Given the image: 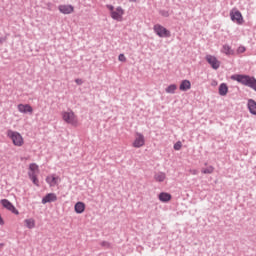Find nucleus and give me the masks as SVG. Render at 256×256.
Segmentation results:
<instances>
[{"mask_svg":"<svg viewBox=\"0 0 256 256\" xmlns=\"http://www.w3.org/2000/svg\"><path fill=\"white\" fill-rule=\"evenodd\" d=\"M181 147H183V144H181L180 141H178V142H176V143L174 144V149H175V151H180Z\"/></svg>","mask_w":256,"mask_h":256,"instance_id":"nucleus-28","label":"nucleus"},{"mask_svg":"<svg viewBox=\"0 0 256 256\" xmlns=\"http://www.w3.org/2000/svg\"><path fill=\"white\" fill-rule=\"evenodd\" d=\"M213 171H215V168L213 166H208L206 168H202L201 172L204 175H211V173H213Z\"/></svg>","mask_w":256,"mask_h":256,"instance_id":"nucleus-23","label":"nucleus"},{"mask_svg":"<svg viewBox=\"0 0 256 256\" xmlns=\"http://www.w3.org/2000/svg\"><path fill=\"white\" fill-rule=\"evenodd\" d=\"M24 223L28 229H34V227H35V219H33V218L24 220Z\"/></svg>","mask_w":256,"mask_h":256,"instance_id":"nucleus-22","label":"nucleus"},{"mask_svg":"<svg viewBox=\"0 0 256 256\" xmlns=\"http://www.w3.org/2000/svg\"><path fill=\"white\" fill-rule=\"evenodd\" d=\"M222 53H225V55H233V50L231 49V46L224 45L222 49Z\"/></svg>","mask_w":256,"mask_h":256,"instance_id":"nucleus-24","label":"nucleus"},{"mask_svg":"<svg viewBox=\"0 0 256 256\" xmlns=\"http://www.w3.org/2000/svg\"><path fill=\"white\" fill-rule=\"evenodd\" d=\"M230 19L233 21V23H236V25H243L245 23L243 14H241V11H239L237 8H233L230 11Z\"/></svg>","mask_w":256,"mask_h":256,"instance_id":"nucleus-6","label":"nucleus"},{"mask_svg":"<svg viewBox=\"0 0 256 256\" xmlns=\"http://www.w3.org/2000/svg\"><path fill=\"white\" fill-rule=\"evenodd\" d=\"M33 175H39V165H37L36 163H31L29 165L28 177H31Z\"/></svg>","mask_w":256,"mask_h":256,"instance_id":"nucleus-14","label":"nucleus"},{"mask_svg":"<svg viewBox=\"0 0 256 256\" xmlns=\"http://www.w3.org/2000/svg\"><path fill=\"white\" fill-rule=\"evenodd\" d=\"M17 109L19 113H30V115L33 113V107L29 104H18Z\"/></svg>","mask_w":256,"mask_h":256,"instance_id":"nucleus-13","label":"nucleus"},{"mask_svg":"<svg viewBox=\"0 0 256 256\" xmlns=\"http://www.w3.org/2000/svg\"><path fill=\"white\" fill-rule=\"evenodd\" d=\"M75 82L77 83V85H82L83 84V80H81V79H76Z\"/></svg>","mask_w":256,"mask_h":256,"instance_id":"nucleus-30","label":"nucleus"},{"mask_svg":"<svg viewBox=\"0 0 256 256\" xmlns=\"http://www.w3.org/2000/svg\"><path fill=\"white\" fill-rule=\"evenodd\" d=\"M6 135L11 140L14 147H23L25 145V139L23 135L17 131L7 130Z\"/></svg>","mask_w":256,"mask_h":256,"instance_id":"nucleus-2","label":"nucleus"},{"mask_svg":"<svg viewBox=\"0 0 256 256\" xmlns=\"http://www.w3.org/2000/svg\"><path fill=\"white\" fill-rule=\"evenodd\" d=\"M154 179L157 181V183H163V181L167 179V175L165 172H158L154 175Z\"/></svg>","mask_w":256,"mask_h":256,"instance_id":"nucleus-18","label":"nucleus"},{"mask_svg":"<svg viewBox=\"0 0 256 256\" xmlns=\"http://www.w3.org/2000/svg\"><path fill=\"white\" fill-rule=\"evenodd\" d=\"M159 200L162 201V203H167L171 201V194L167 192H162L159 194Z\"/></svg>","mask_w":256,"mask_h":256,"instance_id":"nucleus-20","label":"nucleus"},{"mask_svg":"<svg viewBox=\"0 0 256 256\" xmlns=\"http://www.w3.org/2000/svg\"><path fill=\"white\" fill-rule=\"evenodd\" d=\"M74 210H75V213H77L78 215H81V213H85V203L77 202L74 205Z\"/></svg>","mask_w":256,"mask_h":256,"instance_id":"nucleus-16","label":"nucleus"},{"mask_svg":"<svg viewBox=\"0 0 256 256\" xmlns=\"http://www.w3.org/2000/svg\"><path fill=\"white\" fill-rule=\"evenodd\" d=\"M0 203L2 207H4V209H7V211H10V213H14V215H19V210L15 208L13 203H11L9 200L2 199Z\"/></svg>","mask_w":256,"mask_h":256,"instance_id":"nucleus-9","label":"nucleus"},{"mask_svg":"<svg viewBox=\"0 0 256 256\" xmlns=\"http://www.w3.org/2000/svg\"><path fill=\"white\" fill-rule=\"evenodd\" d=\"M206 61L209 63L212 69H218L221 67V62L213 55H206Z\"/></svg>","mask_w":256,"mask_h":256,"instance_id":"nucleus-11","label":"nucleus"},{"mask_svg":"<svg viewBox=\"0 0 256 256\" xmlns=\"http://www.w3.org/2000/svg\"><path fill=\"white\" fill-rule=\"evenodd\" d=\"M132 147L135 149H140V147H145V136L139 132L135 134V139L132 143Z\"/></svg>","mask_w":256,"mask_h":256,"instance_id":"nucleus-8","label":"nucleus"},{"mask_svg":"<svg viewBox=\"0 0 256 256\" xmlns=\"http://www.w3.org/2000/svg\"><path fill=\"white\" fill-rule=\"evenodd\" d=\"M102 245L109 247V243H107V242L102 243Z\"/></svg>","mask_w":256,"mask_h":256,"instance_id":"nucleus-33","label":"nucleus"},{"mask_svg":"<svg viewBox=\"0 0 256 256\" xmlns=\"http://www.w3.org/2000/svg\"><path fill=\"white\" fill-rule=\"evenodd\" d=\"M57 200V195L55 193L47 194L43 199L42 203L45 205L46 203H53V201Z\"/></svg>","mask_w":256,"mask_h":256,"instance_id":"nucleus-15","label":"nucleus"},{"mask_svg":"<svg viewBox=\"0 0 256 256\" xmlns=\"http://www.w3.org/2000/svg\"><path fill=\"white\" fill-rule=\"evenodd\" d=\"M233 79H235V81H238V83H241L242 85L250 87V89L256 91V79L254 77L247 75H236L233 76Z\"/></svg>","mask_w":256,"mask_h":256,"instance_id":"nucleus-3","label":"nucleus"},{"mask_svg":"<svg viewBox=\"0 0 256 256\" xmlns=\"http://www.w3.org/2000/svg\"><path fill=\"white\" fill-rule=\"evenodd\" d=\"M130 1H135V0H130Z\"/></svg>","mask_w":256,"mask_h":256,"instance_id":"nucleus-34","label":"nucleus"},{"mask_svg":"<svg viewBox=\"0 0 256 256\" xmlns=\"http://www.w3.org/2000/svg\"><path fill=\"white\" fill-rule=\"evenodd\" d=\"M227 93H229V87H227V84L222 83L219 86V95H221L222 97H225V95H227Z\"/></svg>","mask_w":256,"mask_h":256,"instance_id":"nucleus-21","label":"nucleus"},{"mask_svg":"<svg viewBox=\"0 0 256 256\" xmlns=\"http://www.w3.org/2000/svg\"><path fill=\"white\" fill-rule=\"evenodd\" d=\"M107 9L110 11V16L114 21H123V15H125V10L121 7H114L113 5H107Z\"/></svg>","mask_w":256,"mask_h":256,"instance_id":"nucleus-5","label":"nucleus"},{"mask_svg":"<svg viewBox=\"0 0 256 256\" xmlns=\"http://www.w3.org/2000/svg\"><path fill=\"white\" fill-rule=\"evenodd\" d=\"M177 91V85L171 84L166 88V93H175Z\"/></svg>","mask_w":256,"mask_h":256,"instance_id":"nucleus-25","label":"nucleus"},{"mask_svg":"<svg viewBox=\"0 0 256 256\" xmlns=\"http://www.w3.org/2000/svg\"><path fill=\"white\" fill-rule=\"evenodd\" d=\"M233 79H235V81H238V83H241L242 85L250 87V89L256 91V79L254 77L247 75H236L233 76Z\"/></svg>","mask_w":256,"mask_h":256,"instance_id":"nucleus-4","label":"nucleus"},{"mask_svg":"<svg viewBox=\"0 0 256 256\" xmlns=\"http://www.w3.org/2000/svg\"><path fill=\"white\" fill-rule=\"evenodd\" d=\"M0 225H5V222L3 221V218L0 216Z\"/></svg>","mask_w":256,"mask_h":256,"instance_id":"nucleus-32","label":"nucleus"},{"mask_svg":"<svg viewBox=\"0 0 256 256\" xmlns=\"http://www.w3.org/2000/svg\"><path fill=\"white\" fill-rule=\"evenodd\" d=\"M245 51H247V48H245V46H240L236 50L238 55H241V53H245Z\"/></svg>","mask_w":256,"mask_h":256,"instance_id":"nucleus-27","label":"nucleus"},{"mask_svg":"<svg viewBox=\"0 0 256 256\" xmlns=\"http://www.w3.org/2000/svg\"><path fill=\"white\" fill-rule=\"evenodd\" d=\"M29 179L36 185V187H39V179L37 178V175L29 176Z\"/></svg>","mask_w":256,"mask_h":256,"instance_id":"nucleus-26","label":"nucleus"},{"mask_svg":"<svg viewBox=\"0 0 256 256\" xmlns=\"http://www.w3.org/2000/svg\"><path fill=\"white\" fill-rule=\"evenodd\" d=\"M59 182H61V178L59 176H55V174H51L46 177V183L50 187H55V185H59Z\"/></svg>","mask_w":256,"mask_h":256,"instance_id":"nucleus-12","label":"nucleus"},{"mask_svg":"<svg viewBox=\"0 0 256 256\" xmlns=\"http://www.w3.org/2000/svg\"><path fill=\"white\" fill-rule=\"evenodd\" d=\"M61 116L64 123L72 125V127L79 126V118H77V115L75 112H73V110L62 111Z\"/></svg>","mask_w":256,"mask_h":256,"instance_id":"nucleus-1","label":"nucleus"},{"mask_svg":"<svg viewBox=\"0 0 256 256\" xmlns=\"http://www.w3.org/2000/svg\"><path fill=\"white\" fill-rule=\"evenodd\" d=\"M118 59H119V61H122V63H125V62L127 61V58L125 57L124 54H120V55L118 56Z\"/></svg>","mask_w":256,"mask_h":256,"instance_id":"nucleus-29","label":"nucleus"},{"mask_svg":"<svg viewBox=\"0 0 256 256\" xmlns=\"http://www.w3.org/2000/svg\"><path fill=\"white\" fill-rule=\"evenodd\" d=\"M180 91H189L191 89V81L182 80L179 86Z\"/></svg>","mask_w":256,"mask_h":256,"instance_id":"nucleus-17","label":"nucleus"},{"mask_svg":"<svg viewBox=\"0 0 256 256\" xmlns=\"http://www.w3.org/2000/svg\"><path fill=\"white\" fill-rule=\"evenodd\" d=\"M58 11L62 13V15H71L75 13V7L70 4H61L58 6Z\"/></svg>","mask_w":256,"mask_h":256,"instance_id":"nucleus-10","label":"nucleus"},{"mask_svg":"<svg viewBox=\"0 0 256 256\" xmlns=\"http://www.w3.org/2000/svg\"><path fill=\"white\" fill-rule=\"evenodd\" d=\"M154 32L158 37L166 38L171 37V32L167 28L163 27L161 24L154 25Z\"/></svg>","mask_w":256,"mask_h":256,"instance_id":"nucleus-7","label":"nucleus"},{"mask_svg":"<svg viewBox=\"0 0 256 256\" xmlns=\"http://www.w3.org/2000/svg\"><path fill=\"white\" fill-rule=\"evenodd\" d=\"M190 173H191L192 175H197L198 171H197V170H191Z\"/></svg>","mask_w":256,"mask_h":256,"instance_id":"nucleus-31","label":"nucleus"},{"mask_svg":"<svg viewBox=\"0 0 256 256\" xmlns=\"http://www.w3.org/2000/svg\"><path fill=\"white\" fill-rule=\"evenodd\" d=\"M248 109L252 115H256V102L253 99L248 100Z\"/></svg>","mask_w":256,"mask_h":256,"instance_id":"nucleus-19","label":"nucleus"}]
</instances>
